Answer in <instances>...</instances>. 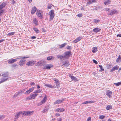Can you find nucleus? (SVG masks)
Returning <instances> with one entry per match:
<instances>
[{
    "instance_id": "412c9836",
    "label": "nucleus",
    "mask_w": 121,
    "mask_h": 121,
    "mask_svg": "<svg viewBox=\"0 0 121 121\" xmlns=\"http://www.w3.org/2000/svg\"><path fill=\"white\" fill-rule=\"evenodd\" d=\"M49 108V106H46L43 110L42 111L43 113H44L47 112Z\"/></svg>"
},
{
    "instance_id": "c9c22d12",
    "label": "nucleus",
    "mask_w": 121,
    "mask_h": 121,
    "mask_svg": "<svg viewBox=\"0 0 121 121\" xmlns=\"http://www.w3.org/2000/svg\"><path fill=\"white\" fill-rule=\"evenodd\" d=\"M26 89H23V90H22L21 91H19L18 92V93H17V95H18L19 94H20V93L24 92V91H26Z\"/></svg>"
},
{
    "instance_id": "2f4dec72",
    "label": "nucleus",
    "mask_w": 121,
    "mask_h": 121,
    "mask_svg": "<svg viewBox=\"0 0 121 121\" xmlns=\"http://www.w3.org/2000/svg\"><path fill=\"white\" fill-rule=\"evenodd\" d=\"M93 50H92V52L93 53H95L97 52V47H93Z\"/></svg>"
},
{
    "instance_id": "4c0bfd02",
    "label": "nucleus",
    "mask_w": 121,
    "mask_h": 121,
    "mask_svg": "<svg viewBox=\"0 0 121 121\" xmlns=\"http://www.w3.org/2000/svg\"><path fill=\"white\" fill-rule=\"evenodd\" d=\"M15 32H10L7 34V36H11L12 35H14Z\"/></svg>"
},
{
    "instance_id": "79ce46f5",
    "label": "nucleus",
    "mask_w": 121,
    "mask_h": 121,
    "mask_svg": "<svg viewBox=\"0 0 121 121\" xmlns=\"http://www.w3.org/2000/svg\"><path fill=\"white\" fill-rule=\"evenodd\" d=\"M5 116L4 115L0 116V120H2L5 117Z\"/></svg>"
},
{
    "instance_id": "39448f33",
    "label": "nucleus",
    "mask_w": 121,
    "mask_h": 121,
    "mask_svg": "<svg viewBox=\"0 0 121 121\" xmlns=\"http://www.w3.org/2000/svg\"><path fill=\"white\" fill-rule=\"evenodd\" d=\"M65 99L62 98L58 100H56L54 103L55 104H58L60 103H62L64 101Z\"/></svg>"
},
{
    "instance_id": "cd10ccee",
    "label": "nucleus",
    "mask_w": 121,
    "mask_h": 121,
    "mask_svg": "<svg viewBox=\"0 0 121 121\" xmlns=\"http://www.w3.org/2000/svg\"><path fill=\"white\" fill-rule=\"evenodd\" d=\"M33 21L34 23L35 24L36 26H37L38 25V21L35 18H34Z\"/></svg>"
},
{
    "instance_id": "864d4df0",
    "label": "nucleus",
    "mask_w": 121,
    "mask_h": 121,
    "mask_svg": "<svg viewBox=\"0 0 121 121\" xmlns=\"http://www.w3.org/2000/svg\"><path fill=\"white\" fill-rule=\"evenodd\" d=\"M106 108L107 110H109L112 108V106H107Z\"/></svg>"
},
{
    "instance_id": "f03ea898",
    "label": "nucleus",
    "mask_w": 121,
    "mask_h": 121,
    "mask_svg": "<svg viewBox=\"0 0 121 121\" xmlns=\"http://www.w3.org/2000/svg\"><path fill=\"white\" fill-rule=\"evenodd\" d=\"M1 76H3V77L1 78L0 83L4 82L7 80L8 78H6L8 76V74L7 73H4L2 74Z\"/></svg>"
},
{
    "instance_id": "f3484780",
    "label": "nucleus",
    "mask_w": 121,
    "mask_h": 121,
    "mask_svg": "<svg viewBox=\"0 0 121 121\" xmlns=\"http://www.w3.org/2000/svg\"><path fill=\"white\" fill-rule=\"evenodd\" d=\"M119 68V66L117 65L115 66L110 70L111 72H113L116 70H117Z\"/></svg>"
},
{
    "instance_id": "bf43d9fd",
    "label": "nucleus",
    "mask_w": 121,
    "mask_h": 121,
    "mask_svg": "<svg viewBox=\"0 0 121 121\" xmlns=\"http://www.w3.org/2000/svg\"><path fill=\"white\" fill-rule=\"evenodd\" d=\"M35 84L34 82H31L30 85L31 86H33L35 85Z\"/></svg>"
},
{
    "instance_id": "e2e57ef3",
    "label": "nucleus",
    "mask_w": 121,
    "mask_h": 121,
    "mask_svg": "<svg viewBox=\"0 0 121 121\" xmlns=\"http://www.w3.org/2000/svg\"><path fill=\"white\" fill-rule=\"evenodd\" d=\"M105 10L107 11H109L110 10V9L109 8H107L105 9Z\"/></svg>"
},
{
    "instance_id": "7c9ffc66",
    "label": "nucleus",
    "mask_w": 121,
    "mask_h": 121,
    "mask_svg": "<svg viewBox=\"0 0 121 121\" xmlns=\"http://www.w3.org/2000/svg\"><path fill=\"white\" fill-rule=\"evenodd\" d=\"M43 62L40 61L37 63V64L39 66H42L43 65Z\"/></svg>"
},
{
    "instance_id": "338daca9",
    "label": "nucleus",
    "mask_w": 121,
    "mask_h": 121,
    "mask_svg": "<svg viewBox=\"0 0 121 121\" xmlns=\"http://www.w3.org/2000/svg\"><path fill=\"white\" fill-rule=\"evenodd\" d=\"M107 67L108 68H110V65L109 64H108L107 65Z\"/></svg>"
},
{
    "instance_id": "0e129e2a",
    "label": "nucleus",
    "mask_w": 121,
    "mask_h": 121,
    "mask_svg": "<svg viewBox=\"0 0 121 121\" xmlns=\"http://www.w3.org/2000/svg\"><path fill=\"white\" fill-rule=\"evenodd\" d=\"M117 37H121V34H118L117 35Z\"/></svg>"
},
{
    "instance_id": "3c124183",
    "label": "nucleus",
    "mask_w": 121,
    "mask_h": 121,
    "mask_svg": "<svg viewBox=\"0 0 121 121\" xmlns=\"http://www.w3.org/2000/svg\"><path fill=\"white\" fill-rule=\"evenodd\" d=\"M4 12V9L0 10V16L2 14V13Z\"/></svg>"
},
{
    "instance_id": "c03bdc74",
    "label": "nucleus",
    "mask_w": 121,
    "mask_h": 121,
    "mask_svg": "<svg viewBox=\"0 0 121 121\" xmlns=\"http://www.w3.org/2000/svg\"><path fill=\"white\" fill-rule=\"evenodd\" d=\"M31 92L30 91V90H28L26 91V92L25 93V94L26 95H27L29 94Z\"/></svg>"
},
{
    "instance_id": "7ed1b4c3",
    "label": "nucleus",
    "mask_w": 121,
    "mask_h": 121,
    "mask_svg": "<svg viewBox=\"0 0 121 121\" xmlns=\"http://www.w3.org/2000/svg\"><path fill=\"white\" fill-rule=\"evenodd\" d=\"M64 56L65 59H68L71 55V51H68L65 52L64 53Z\"/></svg>"
},
{
    "instance_id": "5701e85b",
    "label": "nucleus",
    "mask_w": 121,
    "mask_h": 121,
    "mask_svg": "<svg viewBox=\"0 0 121 121\" xmlns=\"http://www.w3.org/2000/svg\"><path fill=\"white\" fill-rule=\"evenodd\" d=\"M55 57L53 56H50L47 57V60H53L54 59Z\"/></svg>"
},
{
    "instance_id": "e433bc0d",
    "label": "nucleus",
    "mask_w": 121,
    "mask_h": 121,
    "mask_svg": "<svg viewBox=\"0 0 121 121\" xmlns=\"http://www.w3.org/2000/svg\"><path fill=\"white\" fill-rule=\"evenodd\" d=\"M114 84L115 85L117 86H118L121 85V82H119L117 83H114Z\"/></svg>"
},
{
    "instance_id": "20e7f679",
    "label": "nucleus",
    "mask_w": 121,
    "mask_h": 121,
    "mask_svg": "<svg viewBox=\"0 0 121 121\" xmlns=\"http://www.w3.org/2000/svg\"><path fill=\"white\" fill-rule=\"evenodd\" d=\"M48 15H50V20H52L55 16L54 10H52L50 11Z\"/></svg>"
},
{
    "instance_id": "473e14b6",
    "label": "nucleus",
    "mask_w": 121,
    "mask_h": 121,
    "mask_svg": "<svg viewBox=\"0 0 121 121\" xmlns=\"http://www.w3.org/2000/svg\"><path fill=\"white\" fill-rule=\"evenodd\" d=\"M66 44L67 43H66L60 45V48H62L65 47Z\"/></svg>"
},
{
    "instance_id": "4d7b16f0",
    "label": "nucleus",
    "mask_w": 121,
    "mask_h": 121,
    "mask_svg": "<svg viewBox=\"0 0 121 121\" xmlns=\"http://www.w3.org/2000/svg\"><path fill=\"white\" fill-rule=\"evenodd\" d=\"M12 4L14 5L15 4L16 2L14 0H13L11 2Z\"/></svg>"
},
{
    "instance_id": "4468645a",
    "label": "nucleus",
    "mask_w": 121,
    "mask_h": 121,
    "mask_svg": "<svg viewBox=\"0 0 121 121\" xmlns=\"http://www.w3.org/2000/svg\"><path fill=\"white\" fill-rule=\"evenodd\" d=\"M54 81H55V83L56 84L57 87L58 88H59L60 87L59 85L60 84L59 83V81L57 79H56L54 80Z\"/></svg>"
},
{
    "instance_id": "6e6d98bb",
    "label": "nucleus",
    "mask_w": 121,
    "mask_h": 121,
    "mask_svg": "<svg viewBox=\"0 0 121 121\" xmlns=\"http://www.w3.org/2000/svg\"><path fill=\"white\" fill-rule=\"evenodd\" d=\"M93 62L96 64H98V62L95 60L93 59Z\"/></svg>"
},
{
    "instance_id": "4be33fe9",
    "label": "nucleus",
    "mask_w": 121,
    "mask_h": 121,
    "mask_svg": "<svg viewBox=\"0 0 121 121\" xmlns=\"http://www.w3.org/2000/svg\"><path fill=\"white\" fill-rule=\"evenodd\" d=\"M6 5V4L4 3L1 4L0 5V10H1V9L5 7Z\"/></svg>"
},
{
    "instance_id": "423d86ee",
    "label": "nucleus",
    "mask_w": 121,
    "mask_h": 121,
    "mask_svg": "<svg viewBox=\"0 0 121 121\" xmlns=\"http://www.w3.org/2000/svg\"><path fill=\"white\" fill-rule=\"evenodd\" d=\"M23 112V115L26 116H27L28 115L29 116L31 115L33 112V111H27Z\"/></svg>"
},
{
    "instance_id": "37998d69",
    "label": "nucleus",
    "mask_w": 121,
    "mask_h": 121,
    "mask_svg": "<svg viewBox=\"0 0 121 121\" xmlns=\"http://www.w3.org/2000/svg\"><path fill=\"white\" fill-rule=\"evenodd\" d=\"M105 117L104 115H101L99 116V117L100 119H103Z\"/></svg>"
},
{
    "instance_id": "1a4fd4ad",
    "label": "nucleus",
    "mask_w": 121,
    "mask_h": 121,
    "mask_svg": "<svg viewBox=\"0 0 121 121\" xmlns=\"http://www.w3.org/2000/svg\"><path fill=\"white\" fill-rule=\"evenodd\" d=\"M62 63L63 65H64L66 67L69 66V61L66 60L65 61H63Z\"/></svg>"
},
{
    "instance_id": "9d476101",
    "label": "nucleus",
    "mask_w": 121,
    "mask_h": 121,
    "mask_svg": "<svg viewBox=\"0 0 121 121\" xmlns=\"http://www.w3.org/2000/svg\"><path fill=\"white\" fill-rule=\"evenodd\" d=\"M106 95L109 98L111 97V95L112 94V92L110 91L107 90L106 91Z\"/></svg>"
},
{
    "instance_id": "603ef678",
    "label": "nucleus",
    "mask_w": 121,
    "mask_h": 121,
    "mask_svg": "<svg viewBox=\"0 0 121 121\" xmlns=\"http://www.w3.org/2000/svg\"><path fill=\"white\" fill-rule=\"evenodd\" d=\"M82 16V13H80L78 14L77 16L78 17H81Z\"/></svg>"
},
{
    "instance_id": "2eb2a0df",
    "label": "nucleus",
    "mask_w": 121,
    "mask_h": 121,
    "mask_svg": "<svg viewBox=\"0 0 121 121\" xmlns=\"http://www.w3.org/2000/svg\"><path fill=\"white\" fill-rule=\"evenodd\" d=\"M47 96L45 95L43 99L40 103V105L42 104L45 102L47 99Z\"/></svg>"
},
{
    "instance_id": "72a5a7b5",
    "label": "nucleus",
    "mask_w": 121,
    "mask_h": 121,
    "mask_svg": "<svg viewBox=\"0 0 121 121\" xmlns=\"http://www.w3.org/2000/svg\"><path fill=\"white\" fill-rule=\"evenodd\" d=\"M33 29L36 33H39V31L37 28L35 27H33Z\"/></svg>"
},
{
    "instance_id": "393cba45",
    "label": "nucleus",
    "mask_w": 121,
    "mask_h": 121,
    "mask_svg": "<svg viewBox=\"0 0 121 121\" xmlns=\"http://www.w3.org/2000/svg\"><path fill=\"white\" fill-rule=\"evenodd\" d=\"M70 77L73 81H78V79L74 76H70Z\"/></svg>"
},
{
    "instance_id": "6ab92c4d",
    "label": "nucleus",
    "mask_w": 121,
    "mask_h": 121,
    "mask_svg": "<svg viewBox=\"0 0 121 121\" xmlns=\"http://www.w3.org/2000/svg\"><path fill=\"white\" fill-rule=\"evenodd\" d=\"M95 102L94 101H85L84 102L82 103V104H91L94 103Z\"/></svg>"
},
{
    "instance_id": "a18cd8bd",
    "label": "nucleus",
    "mask_w": 121,
    "mask_h": 121,
    "mask_svg": "<svg viewBox=\"0 0 121 121\" xmlns=\"http://www.w3.org/2000/svg\"><path fill=\"white\" fill-rule=\"evenodd\" d=\"M91 4H92V2H91V0H90L88 2H87L86 3L87 4L86 5H89Z\"/></svg>"
},
{
    "instance_id": "a211bd4d",
    "label": "nucleus",
    "mask_w": 121,
    "mask_h": 121,
    "mask_svg": "<svg viewBox=\"0 0 121 121\" xmlns=\"http://www.w3.org/2000/svg\"><path fill=\"white\" fill-rule=\"evenodd\" d=\"M37 8L35 6H34L32 9L31 11V13L32 14H33L36 11Z\"/></svg>"
},
{
    "instance_id": "ea45409f",
    "label": "nucleus",
    "mask_w": 121,
    "mask_h": 121,
    "mask_svg": "<svg viewBox=\"0 0 121 121\" xmlns=\"http://www.w3.org/2000/svg\"><path fill=\"white\" fill-rule=\"evenodd\" d=\"M41 91V90L40 89H39L38 90H36L35 92V93L37 94L38 93H39Z\"/></svg>"
},
{
    "instance_id": "bb28decb",
    "label": "nucleus",
    "mask_w": 121,
    "mask_h": 121,
    "mask_svg": "<svg viewBox=\"0 0 121 121\" xmlns=\"http://www.w3.org/2000/svg\"><path fill=\"white\" fill-rule=\"evenodd\" d=\"M64 109L63 108H58L56 110V111L58 112H62L64 111Z\"/></svg>"
},
{
    "instance_id": "b1692460",
    "label": "nucleus",
    "mask_w": 121,
    "mask_h": 121,
    "mask_svg": "<svg viewBox=\"0 0 121 121\" xmlns=\"http://www.w3.org/2000/svg\"><path fill=\"white\" fill-rule=\"evenodd\" d=\"M34 64L33 61H30L27 62L26 64V65L28 66H32Z\"/></svg>"
},
{
    "instance_id": "0eeeda50",
    "label": "nucleus",
    "mask_w": 121,
    "mask_h": 121,
    "mask_svg": "<svg viewBox=\"0 0 121 121\" xmlns=\"http://www.w3.org/2000/svg\"><path fill=\"white\" fill-rule=\"evenodd\" d=\"M56 58L58 59H60L61 61L64 60L65 59L64 55L59 54L56 55Z\"/></svg>"
},
{
    "instance_id": "680f3d73",
    "label": "nucleus",
    "mask_w": 121,
    "mask_h": 121,
    "mask_svg": "<svg viewBox=\"0 0 121 121\" xmlns=\"http://www.w3.org/2000/svg\"><path fill=\"white\" fill-rule=\"evenodd\" d=\"M41 30L43 32H45L46 31L43 28H41Z\"/></svg>"
},
{
    "instance_id": "6e6552de",
    "label": "nucleus",
    "mask_w": 121,
    "mask_h": 121,
    "mask_svg": "<svg viewBox=\"0 0 121 121\" xmlns=\"http://www.w3.org/2000/svg\"><path fill=\"white\" fill-rule=\"evenodd\" d=\"M118 13L117 11V10L115 9H112L111 11L109 13L108 15H113L114 14L116 13Z\"/></svg>"
},
{
    "instance_id": "de8ad7c7",
    "label": "nucleus",
    "mask_w": 121,
    "mask_h": 121,
    "mask_svg": "<svg viewBox=\"0 0 121 121\" xmlns=\"http://www.w3.org/2000/svg\"><path fill=\"white\" fill-rule=\"evenodd\" d=\"M18 118V117L16 114L15 116V117L14 119V121H16L17 120Z\"/></svg>"
},
{
    "instance_id": "a878e982",
    "label": "nucleus",
    "mask_w": 121,
    "mask_h": 121,
    "mask_svg": "<svg viewBox=\"0 0 121 121\" xmlns=\"http://www.w3.org/2000/svg\"><path fill=\"white\" fill-rule=\"evenodd\" d=\"M45 86L49 88H54L56 87V86H52V85L50 84H46Z\"/></svg>"
},
{
    "instance_id": "a19ab883",
    "label": "nucleus",
    "mask_w": 121,
    "mask_h": 121,
    "mask_svg": "<svg viewBox=\"0 0 121 121\" xmlns=\"http://www.w3.org/2000/svg\"><path fill=\"white\" fill-rule=\"evenodd\" d=\"M99 67L100 68L101 70L102 71H104V69L103 68V67L102 65H99Z\"/></svg>"
},
{
    "instance_id": "c756f323",
    "label": "nucleus",
    "mask_w": 121,
    "mask_h": 121,
    "mask_svg": "<svg viewBox=\"0 0 121 121\" xmlns=\"http://www.w3.org/2000/svg\"><path fill=\"white\" fill-rule=\"evenodd\" d=\"M16 115L18 117V118L20 116V114H23V112L22 111H21L19 112H17L16 114Z\"/></svg>"
},
{
    "instance_id": "09e8293b",
    "label": "nucleus",
    "mask_w": 121,
    "mask_h": 121,
    "mask_svg": "<svg viewBox=\"0 0 121 121\" xmlns=\"http://www.w3.org/2000/svg\"><path fill=\"white\" fill-rule=\"evenodd\" d=\"M52 7V4H48L47 7V8L48 9H50Z\"/></svg>"
},
{
    "instance_id": "5fc2aeb1",
    "label": "nucleus",
    "mask_w": 121,
    "mask_h": 121,
    "mask_svg": "<svg viewBox=\"0 0 121 121\" xmlns=\"http://www.w3.org/2000/svg\"><path fill=\"white\" fill-rule=\"evenodd\" d=\"M35 87H32L31 88H30L29 90L31 92L34 89Z\"/></svg>"
},
{
    "instance_id": "49530a36",
    "label": "nucleus",
    "mask_w": 121,
    "mask_h": 121,
    "mask_svg": "<svg viewBox=\"0 0 121 121\" xmlns=\"http://www.w3.org/2000/svg\"><path fill=\"white\" fill-rule=\"evenodd\" d=\"M12 67L14 68H15V67L17 68L18 65L17 64H13L12 65Z\"/></svg>"
},
{
    "instance_id": "69168bd1",
    "label": "nucleus",
    "mask_w": 121,
    "mask_h": 121,
    "mask_svg": "<svg viewBox=\"0 0 121 121\" xmlns=\"http://www.w3.org/2000/svg\"><path fill=\"white\" fill-rule=\"evenodd\" d=\"M36 37L35 36H32L31 37V38L32 39H35L36 38Z\"/></svg>"
},
{
    "instance_id": "aec40b11",
    "label": "nucleus",
    "mask_w": 121,
    "mask_h": 121,
    "mask_svg": "<svg viewBox=\"0 0 121 121\" xmlns=\"http://www.w3.org/2000/svg\"><path fill=\"white\" fill-rule=\"evenodd\" d=\"M53 66L51 64H49L47 65L46 66H45L44 67V69H50Z\"/></svg>"
},
{
    "instance_id": "f8f14e48",
    "label": "nucleus",
    "mask_w": 121,
    "mask_h": 121,
    "mask_svg": "<svg viewBox=\"0 0 121 121\" xmlns=\"http://www.w3.org/2000/svg\"><path fill=\"white\" fill-rule=\"evenodd\" d=\"M17 60L16 59H10L7 60L8 63L11 64L15 62Z\"/></svg>"
},
{
    "instance_id": "ddd939ff",
    "label": "nucleus",
    "mask_w": 121,
    "mask_h": 121,
    "mask_svg": "<svg viewBox=\"0 0 121 121\" xmlns=\"http://www.w3.org/2000/svg\"><path fill=\"white\" fill-rule=\"evenodd\" d=\"M101 30V29L99 28H95L93 30L94 32L96 33L99 32Z\"/></svg>"
},
{
    "instance_id": "dca6fc26",
    "label": "nucleus",
    "mask_w": 121,
    "mask_h": 121,
    "mask_svg": "<svg viewBox=\"0 0 121 121\" xmlns=\"http://www.w3.org/2000/svg\"><path fill=\"white\" fill-rule=\"evenodd\" d=\"M82 39V38L81 37H79L73 41V43H75L80 41Z\"/></svg>"
},
{
    "instance_id": "58836bf2",
    "label": "nucleus",
    "mask_w": 121,
    "mask_h": 121,
    "mask_svg": "<svg viewBox=\"0 0 121 121\" xmlns=\"http://www.w3.org/2000/svg\"><path fill=\"white\" fill-rule=\"evenodd\" d=\"M94 22L95 23H99L100 21V20L98 19H94Z\"/></svg>"
},
{
    "instance_id": "774afa93",
    "label": "nucleus",
    "mask_w": 121,
    "mask_h": 121,
    "mask_svg": "<svg viewBox=\"0 0 121 121\" xmlns=\"http://www.w3.org/2000/svg\"><path fill=\"white\" fill-rule=\"evenodd\" d=\"M92 2V3H95V0H92V1H91Z\"/></svg>"
},
{
    "instance_id": "8fccbe9b",
    "label": "nucleus",
    "mask_w": 121,
    "mask_h": 121,
    "mask_svg": "<svg viewBox=\"0 0 121 121\" xmlns=\"http://www.w3.org/2000/svg\"><path fill=\"white\" fill-rule=\"evenodd\" d=\"M71 46H68L66 47V48L68 50H71L72 49Z\"/></svg>"
},
{
    "instance_id": "c85d7f7f",
    "label": "nucleus",
    "mask_w": 121,
    "mask_h": 121,
    "mask_svg": "<svg viewBox=\"0 0 121 121\" xmlns=\"http://www.w3.org/2000/svg\"><path fill=\"white\" fill-rule=\"evenodd\" d=\"M110 2V0H105L104 2V3L105 5H107L109 4Z\"/></svg>"
},
{
    "instance_id": "052dcab7",
    "label": "nucleus",
    "mask_w": 121,
    "mask_h": 121,
    "mask_svg": "<svg viewBox=\"0 0 121 121\" xmlns=\"http://www.w3.org/2000/svg\"><path fill=\"white\" fill-rule=\"evenodd\" d=\"M91 118L90 117H88L86 121H91Z\"/></svg>"
},
{
    "instance_id": "13d9d810",
    "label": "nucleus",
    "mask_w": 121,
    "mask_h": 121,
    "mask_svg": "<svg viewBox=\"0 0 121 121\" xmlns=\"http://www.w3.org/2000/svg\"><path fill=\"white\" fill-rule=\"evenodd\" d=\"M120 59L117 58L116 60V62L118 63H120V61H119Z\"/></svg>"
},
{
    "instance_id": "f257e3e1",
    "label": "nucleus",
    "mask_w": 121,
    "mask_h": 121,
    "mask_svg": "<svg viewBox=\"0 0 121 121\" xmlns=\"http://www.w3.org/2000/svg\"><path fill=\"white\" fill-rule=\"evenodd\" d=\"M28 57V56H27L26 57H20L17 58V59H21L20 61L19 62V65L21 66H22L24 64V62L26 60L25 59Z\"/></svg>"
},
{
    "instance_id": "9b49d317",
    "label": "nucleus",
    "mask_w": 121,
    "mask_h": 121,
    "mask_svg": "<svg viewBox=\"0 0 121 121\" xmlns=\"http://www.w3.org/2000/svg\"><path fill=\"white\" fill-rule=\"evenodd\" d=\"M38 94H37L35 93V92L33 94H32V95H31V96H30L29 97V98L30 99H34L37 96V95Z\"/></svg>"
},
{
    "instance_id": "f704fd0d",
    "label": "nucleus",
    "mask_w": 121,
    "mask_h": 121,
    "mask_svg": "<svg viewBox=\"0 0 121 121\" xmlns=\"http://www.w3.org/2000/svg\"><path fill=\"white\" fill-rule=\"evenodd\" d=\"M37 14L38 17H39L41 18H42V14L40 13H37Z\"/></svg>"
}]
</instances>
